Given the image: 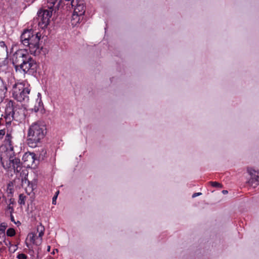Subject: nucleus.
I'll return each mask as SVG.
<instances>
[{
	"label": "nucleus",
	"mask_w": 259,
	"mask_h": 259,
	"mask_svg": "<svg viewBox=\"0 0 259 259\" xmlns=\"http://www.w3.org/2000/svg\"><path fill=\"white\" fill-rule=\"evenodd\" d=\"M12 63L16 71L34 75L39 67L38 63L26 50H19L12 56Z\"/></svg>",
	"instance_id": "nucleus-1"
},
{
	"label": "nucleus",
	"mask_w": 259,
	"mask_h": 259,
	"mask_svg": "<svg viewBox=\"0 0 259 259\" xmlns=\"http://www.w3.org/2000/svg\"><path fill=\"white\" fill-rule=\"evenodd\" d=\"M40 36L39 33H34L32 29H26L22 33L20 41L24 46L29 47L31 54L36 56L40 54L42 48L39 46Z\"/></svg>",
	"instance_id": "nucleus-2"
},
{
	"label": "nucleus",
	"mask_w": 259,
	"mask_h": 259,
	"mask_svg": "<svg viewBox=\"0 0 259 259\" xmlns=\"http://www.w3.org/2000/svg\"><path fill=\"white\" fill-rule=\"evenodd\" d=\"M60 0L51 1L47 6L39 9L37 12L38 25L41 28H46L50 22V19L53 13H56L61 7Z\"/></svg>",
	"instance_id": "nucleus-3"
},
{
	"label": "nucleus",
	"mask_w": 259,
	"mask_h": 259,
	"mask_svg": "<svg viewBox=\"0 0 259 259\" xmlns=\"http://www.w3.org/2000/svg\"><path fill=\"white\" fill-rule=\"evenodd\" d=\"M47 133L46 126L40 122L32 124L28 132V144L31 147H35L37 144L44 139Z\"/></svg>",
	"instance_id": "nucleus-4"
},
{
	"label": "nucleus",
	"mask_w": 259,
	"mask_h": 259,
	"mask_svg": "<svg viewBox=\"0 0 259 259\" xmlns=\"http://www.w3.org/2000/svg\"><path fill=\"white\" fill-rule=\"evenodd\" d=\"M4 118L7 123H11L13 120L21 121L25 118L24 110L21 106L10 100L6 105Z\"/></svg>",
	"instance_id": "nucleus-5"
},
{
	"label": "nucleus",
	"mask_w": 259,
	"mask_h": 259,
	"mask_svg": "<svg viewBox=\"0 0 259 259\" xmlns=\"http://www.w3.org/2000/svg\"><path fill=\"white\" fill-rule=\"evenodd\" d=\"M30 89L29 85H26L24 83H17L13 85L12 91L13 97L18 102L24 103L29 100Z\"/></svg>",
	"instance_id": "nucleus-6"
},
{
	"label": "nucleus",
	"mask_w": 259,
	"mask_h": 259,
	"mask_svg": "<svg viewBox=\"0 0 259 259\" xmlns=\"http://www.w3.org/2000/svg\"><path fill=\"white\" fill-rule=\"evenodd\" d=\"M1 162L5 169L8 170H13L15 172H19L22 168L20 159L11 154L9 156V160L6 161L3 160V158L1 157Z\"/></svg>",
	"instance_id": "nucleus-7"
},
{
	"label": "nucleus",
	"mask_w": 259,
	"mask_h": 259,
	"mask_svg": "<svg viewBox=\"0 0 259 259\" xmlns=\"http://www.w3.org/2000/svg\"><path fill=\"white\" fill-rule=\"evenodd\" d=\"M247 171L250 176V179L248 183L251 186L255 187L259 185V171L252 168H248Z\"/></svg>",
	"instance_id": "nucleus-8"
},
{
	"label": "nucleus",
	"mask_w": 259,
	"mask_h": 259,
	"mask_svg": "<svg viewBox=\"0 0 259 259\" xmlns=\"http://www.w3.org/2000/svg\"><path fill=\"white\" fill-rule=\"evenodd\" d=\"M7 90L6 82L0 77V103L3 102L5 98Z\"/></svg>",
	"instance_id": "nucleus-9"
},
{
	"label": "nucleus",
	"mask_w": 259,
	"mask_h": 259,
	"mask_svg": "<svg viewBox=\"0 0 259 259\" xmlns=\"http://www.w3.org/2000/svg\"><path fill=\"white\" fill-rule=\"evenodd\" d=\"M8 57L7 47L4 41H0V60H5Z\"/></svg>",
	"instance_id": "nucleus-10"
},
{
	"label": "nucleus",
	"mask_w": 259,
	"mask_h": 259,
	"mask_svg": "<svg viewBox=\"0 0 259 259\" xmlns=\"http://www.w3.org/2000/svg\"><path fill=\"white\" fill-rule=\"evenodd\" d=\"M35 154L34 153H26L24 154L23 157V159L25 162L27 161L28 162V165H30V163L32 164L35 161Z\"/></svg>",
	"instance_id": "nucleus-11"
},
{
	"label": "nucleus",
	"mask_w": 259,
	"mask_h": 259,
	"mask_svg": "<svg viewBox=\"0 0 259 259\" xmlns=\"http://www.w3.org/2000/svg\"><path fill=\"white\" fill-rule=\"evenodd\" d=\"M12 139V137L11 136V134L7 133L5 138V142L6 144L8 145V149H9L11 152L13 151Z\"/></svg>",
	"instance_id": "nucleus-12"
},
{
	"label": "nucleus",
	"mask_w": 259,
	"mask_h": 259,
	"mask_svg": "<svg viewBox=\"0 0 259 259\" xmlns=\"http://www.w3.org/2000/svg\"><path fill=\"white\" fill-rule=\"evenodd\" d=\"M13 187V185L12 182L8 184L7 186V192L8 193V196L9 197H11L14 193Z\"/></svg>",
	"instance_id": "nucleus-13"
},
{
	"label": "nucleus",
	"mask_w": 259,
	"mask_h": 259,
	"mask_svg": "<svg viewBox=\"0 0 259 259\" xmlns=\"http://www.w3.org/2000/svg\"><path fill=\"white\" fill-rule=\"evenodd\" d=\"M8 227L7 224L6 223H2L0 225V235H3L5 236V230Z\"/></svg>",
	"instance_id": "nucleus-14"
},
{
	"label": "nucleus",
	"mask_w": 259,
	"mask_h": 259,
	"mask_svg": "<svg viewBox=\"0 0 259 259\" xmlns=\"http://www.w3.org/2000/svg\"><path fill=\"white\" fill-rule=\"evenodd\" d=\"M30 185V182L27 179H26L25 177L24 179H22L21 185L22 187H25L26 188V187H27V186L29 187Z\"/></svg>",
	"instance_id": "nucleus-15"
},
{
	"label": "nucleus",
	"mask_w": 259,
	"mask_h": 259,
	"mask_svg": "<svg viewBox=\"0 0 259 259\" xmlns=\"http://www.w3.org/2000/svg\"><path fill=\"white\" fill-rule=\"evenodd\" d=\"M6 234L8 236L13 237L15 235L16 232L13 228H11L7 230Z\"/></svg>",
	"instance_id": "nucleus-16"
},
{
	"label": "nucleus",
	"mask_w": 259,
	"mask_h": 259,
	"mask_svg": "<svg viewBox=\"0 0 259 259\" xmlns=\"http://www.w3.org/2000/svg\"><path fill=\"white\" fill-rule=\"evenodd\" d=\"M25 196H24L23 194H21L19 195L18 202L20 205L25 204Z\"/></svg>",
	"instance_id": "nucleus-17"
},
{
	"label": "nucleus",
	"mask_w": 259,
	"mask_h": 259,
	"mask_svg": "<svg viewBox=\"0 0 259 259\" xmlns=\"http://www.w3.org/2000/svg\"><path fill=\"white\" fill-rule=\"evenodd\" d=\"M37 230H40V232L38 233V237H40V238L42 237V236L44 234V231H45L44 227L40 225L37 226Z\"/></svg>",
	"instance_id": "nucleus-18"
},
{
	"label": "nucleus",
	"mask_w": 259,
	"mask_h": 259,
	"mask_svg": "<svg viewBox=\"0 0 259 259\" xmlns=\"http://www.w3.org/2000/svg\"><path fill=\"white\" fill-rule=\"evenodd\" d=\"M34 186H35L34 185H33L32 183H30V185L29 187L27 186V187H26V192L28 193L31 192L33 191Z\"/></svg>",
	"instance_id": "nucleus-19"
},
{
	"label": "nucleus",
	"mask_w": 259,
	"mask_h": 259,
	"mask_svg": "<svg viewBox=\"0 0 259 259\" xmlns=\"http://www.w3.org/2000/svg\"><path fill=\"white\" fill-rule=\"evenodd\" d=\"M210 184L214 187H222V184L217 182H209Z\"/></svg>",
	"instance_id": "nucleus-20"
},
{
	"label": "nucleus",
	"mask_w": 259,
	"mask_h": 259,
	"mask_svg": "<svg viewBox=\"0 0 259 259\" xmlns=\"http://www.w3.org/2000/svg\"><path fill=\"white\" fill-rule=\"evenodd\" d=\"M59 193V191H57L56 192L55 195L53 197V199H52V203H53V204L55 205L56 204V199L57 198V197H58V195Z\"/></svg>",
	"instance_id": "nucleus-21"
},
{
	"label": "nucleus",
	"mask_w": 259,
	"mask_h": 259,
	"mask_svg": "<svg viewBox=\"0 0 259 259\" xmlns=\"http://www.w3.org/2000/svg\"><path fill=\"white\" fill-rule=\"evenodd\" d=\"M18 259H27V255L24 253H20L18 255Z\"/></svg>",
	"instance_id": "nucleus-22"
},
{
	"label": "nucleus",
	"mask_w": 259,
	"mask_h": 259,
	"mask_svg": "<svg viewBox=\"0 0 259 259\" xmlns=\"http://www.w3.org/2000/svg\"><path fill=\"white\" fill-rule=\"evenodd\" d=\"M7 211H9L10 213H13L14 211V208L12 206L9 204L7 208Z\"/></svg>",
	"instance_id": "nucleus-23"
},
{
	"label": "nucleus",
	"mask_w": 259,
	"mask_h": 259,
	"mask_svg": "<svg viewBox=\"0 0 259 259\" xmlns=\"http://www.w3.org/2000/svg\"><path fill=\"white\" fill-rule=\"evenodd\" d=\"M5 134V130H0V138H3V137Z\"/></svg>",
	"instance_id": "nucleus-24"
},
{
	"label": "nucleus",
	"mask_w": 259,
	"mask_h": 259,
	"mask_svg": "<svg viewBox=\"0 0 259 259\" xmlns=\"http://www.w3.org/2000/svg\"><path fill=\"white\" fill-rule=\"evenodd\" d=\"M202 194L200 192H197V193H194L193 195H192V197L193 198H194V197H196L197 196H200Z\"/></svg>",
	"instance_id": "nucleus-25"
},
{
	"label": "nucleus",
	"mask_w": 259,
	"mask_h": 259,
	"mask_svg": "<svg viewBox=\"0 0 259 259\" xmlns=\"http://www.w3.org/2000/svg\"><path fill=\"white\" fill-rule=\"evenodd\" d=\"M10 219H11V221L12 222H13V223H15L14 217L13 214L12 213H10Z\"/></svg>",
	"instance_id": "nucleus-26"
},
{
	"label": "nucleus",
	"mask_w": 259,
	"mask_h": 259,
	"mask_svg": "<svg viewBox=\"0 0 259 259\" xmlns=\"http://www.w3.org/2000/svg\"><path fill=\"white\" fill-rule=\"evenodd\" d=\"M9 204H10V205H11V204H13L14 202V200L13 199H12V198H10V200H9Z\"/></svg>",
	"instance_id": "nucleus-27"
},
{
	"label": "nucleus",
	"mask_w": 259,
	"mask_h": 259,
	"mask_svg": "<svg viewBox=\"0 0 259 259\" xmlns=\"http://www.w3.org/2000/svg\"><path fill=\"white\" fill-rule=\"evenodd\" d=\"M35 236H34V235L33 234V235H32V236L31 237H30V240H31V241H32L33 242H34V241H35Z\"/></svg>",
	"instance_id": "nucleus-28"
},
{
	"label": "nucleus",
	"mask_w": 259,
	"mask_h": 259,
	"mask_svg": "<svg viewBox=\"0 0 259 259\" xmlns=\"http://www.w3.org/2000/svg\"><path fill=\"white\" fill-rule=\"evenodd\" d=\"M56 252H58V249H54L53 250V251L51 252V254H55Z\"/></svg>",
	"instance_id": "nucleus-29"
},
{
	"label": "nucleus",
	"mask_w": 259,
	"mask_h": 259,
	"mask_svg": "<svg viewBox=\"0 0 259 259\" xmlns=\"http://www.w3.org/2000/svg\"><path fill=\"white\" fill-rule=\"evenodd\" d=\"M14 223L17 226H19L20 225H21V223L19 221L15 222V223Z\"/></svg>",
	"instance_id": "nucleus-30"
},
{
	"label": "nucleus",
	"mask_w": 259,
	"mask_h": 259,
	"mask_svg": "<svg viewBox=\"0 0 259 259\" xmlns=\"http://www.w3.org/2000/svg\"><path fill=\"white\" fill-rule=\"evenodd\" d=\"M222 193L224 194H226L228 193V191L227 190H223Z\"/></svg>",
	"instance_id": "nucleus-31"
},
{
	"label": "nucleus",
	"mask_w": 259,
	"mask_h": 259,
	"mask_svg": "<svg viewBox=\"0 0 259 259\" xmlns=\"http://www.w3.org/2000/svg\"><path fill=\"white\" fill-rule=\"evenodd\" d=\"M50 249H51L50 246H48V248H47V251H50Z\"/></svg>",
	"instance_id": "nucleus-32"
},
{
	"label": "nucleus",
	"mask_w": 259,
	"mask_h": 259,
	"mask_svg": "<svg viewBox=\"0 0 259 259\" xmlns=\"http://www.w3.org/2000/svg\"><path fill=\"white\" fill-rule=\"evenodd\" d=\"M3 121V119L2 118H0V125L2 124V121Z\"/></svg>",
	"instance_id": "nucleus-33"
},
{
	"label": "nucleus",
	"mask_w": 259,
	"mask_h": 259,
	"mask_svg": "<svg viewBox=\"0 0 259 259\" xmlns=\"http://www.w3.org/2000/svg\"><path fill=\"white\" fill-rule=\"evenodd\" d=\"M37 231L38 233L40 232V230H37Z\"/></svg>",
	"instance_id": "nucleus-34"
},
{
	"label": "nucleus",
	"mask_w": 259,
	"mask_h": 259,
	"mask_svg": "<svg viewBox=\"0 0 259 259\" xmlns=\"http://www.w3.org/2000/svg\"><path fill=\"white\" fill-rule=\"evenodd\" d=\"M16 249H17V248H15V249H14V251H15Z\"/></svg>",
	"instance_id": "nucleus-35"
}]
</instances>
